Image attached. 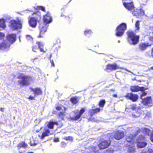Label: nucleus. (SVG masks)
Here are the masks:
<instances>
[{
  "mask_svg": "<svg viewBox=\"0 0 153 153\" xmlns=\"http://www.w3.org/2000/svg\"><path fill=\"white\" fill-rule=\"evenodd\" d=\"M6 40L0 42V51H7L10 49V45L14 43L16 40V33H10L6 35Z\"/></svg>",
  "mask_w": 153,
  "mask_h": 153,
  "instance_id": "f257e3e1",
  "label": "nucleus"
},
{
  "mask_svg": "<svg viewBox=\"0 0 153 153\" xmlns=\"http://www.w3.org/2000/svg\"><path fill=\"white\" fill-rule=\"evenodd\" d=\"M17 78L20 79L18 81V85L20 86H29L30 84V82L33 80L30 76L25 75L23 73L20 74Z\"/></svg>",
  "mask_w": 153,
  "mask_h": 153,
  "instance_id": "f03ea898",
  "label": "nucleus"
},
{
  "mask_svg": "<svg viewBox=\"0 0 153 153\" xmlns=\"http://www.w3.org/2000/svg\"><path fill=\"white\" fill-rule=\"evenodd\" d=\"M52 20H43L42 23L39 26V34L37 37L38 38H43L46 33L48 29V24L52 22Z\"/></svg>",
  "mask_w": 153,
  "mask_h": 153,
  "instance_id": "7ed1b4c3",
  "label": "nucleus"
},
{
  "mask_svg": "<svg viewBox=\"0 0 153 153\" xmlns=\"http://www.w3.org/2000/svg\"><path fill=\"white\" fill-rule=\"evenodd\" d=\"M127 36V40L130 44L136 45L137 44L139 41L140 36L137 35L132 31H128L126 32Z\"/></svg>",
  "mask_w": 153,
  "mask_h": 153,
  "instance_id": "20e7f679",
  "label": "nucleus"
},
{
  "mask_svg": "<svg viewBox=\"0 0 153 153\" xmlns=\"http://www.w3.org/2000/svg\"><path fill=\"white\" fill-rule=\"evenodd\" d=\"M85 111V108L83 107L81 108L79 111L76 110L73 111L74 116L70 117V119L72 121L81 120L82 119L81 116Z\"/></svg>",
  "mask_w": 153,
  "mask_h": 153,
  "instance_id": "39448f33",
  "label": "nucleus"
},
{
  "mask_svg": "<svg viewBox=\"0 0 153 153\" xmlns=\"http://www.w3.org/2000/svg\"><path fill=\"white\" fill-rule=\"evenodd\" d=\"M126 29L127 25L126 24L124 23H121L116 27L115 35L118 37L122 36Z\"/></svg>",
  "mask_w": 153,
  "mask_h": 153,
  "instance_id": "423d86ee",
  "label": "nucleus"
},
{
  "mask_svg": "<svg viewBox=\"0 0 153 153\" xmlns=\"http://www.w3.org/2000/svg\"><path fill=\"white\" fill-rule=\"evenodd\" d=\"M149 41L151 42H141L138 45V48L139 50L141 51H144L146 50L147 48L153 45V37L150 36L149 38Z\"/></svg>",
  "mask_w": 153,
  "mask_h": 153,
  "instance_id": "0eeeda50",
  "label": "nucleus"
},
{
  "mask_svg": "<svg viewBox=\"0 0 153 153\" xmlns=\"http://www.w3.org/2000/svg\"><path fill=\"white\" fill-rule=\"evenodd\" d=\"M10 26L13 30H18L22 27V24L20 20H11L10 22Z\"/></svg>",
  "mask_w": 153,
  "mask_h": 153,
  "instance_id": "6e6552de",
  "label": "nucleus"
},
{
  "mask_svg": "<svg viewBox=\"0 0 153 153\" xmlns=\"http://www.w3.org/2000/svg\"><path fill=\"white\" fill-rule=\"evenodd\" d=\"M140 131L139 129L136 131L135 134H130L127 136L126 138V140L131 145L134 146L136 143L135 139L136 136L140 133Z\"/></svg>",
  "mask_w": 153,
  "mask_h": 153,
  "instance_id": "1a4fd4ad",
  "label": "nucleus"
},
{
  "mask_svg": "<svg viewBox=\"0 0 153 153\" xmlns=\"http://www.w3.org/2000/svg\"><path fill=\"white\" fill-rule=\"evenodd\" d=\"M111 143V141L110 140H101L97 146L100 150H103L108 148Z\"/></svg>",
  "mask_w": 153,
  "mask_h": 153,
  "instance_id": "9d476101",
  "label": "nucleus"
},
{
  "mask_svg": "<svg viewBox=\"0 0 153 153\" xmlns=\"http://www.w3.org/2000/svg\"><path fill=\"white\" fill-rule=\"evenodd\" d=\"M145 137L142 135L138 136L136 139V143H137V146L138 148H143L145 147L147 144L146 142L142 141L145 139Z\"/></svg>",
  "mask_w": 153,
  "mask_h": 153,
  "instance_id": "9b49d317",
  "label": "nucleus"
},
{
  "mask_svg": "<svg viewBox=\"0 0 153 153\" xmlns=\"http://www.w3.org/2000/svg\"><path fill=\"white\" fill-rule=\"evenodd\" d=\"M55 125L58 126L57 128H61L63 125V123L60 121L59 122L57 121L53 122L51 120L48 122L47 126L49 129H53Z\"/></svg>",
  "mask_w": 153,
  "mask_h": 153,
  "instance_id": "f8f14e48",
  "label": "nucleus"
},
{
  "mask_svg": "<svg viewBox=\"0 0 153 153\" xmlns=\"http://www.w3.org/2000/svg\"><path fill=\"white\" fill-rule=\"evenodd\" d=\"M132 13L137 18L141 17L145 14L144 11L142 9H135L132 12Z\"/></svg>",
  "mask_w": 153,
  "mask_h": 153,
  "instance_id": "ddd939ff",
  "label": "nucleus"
},
{
  "mask_svg": "<svg viewBox=\"0 0 153 153\" xmlns=\"http://www.w3.org/2000/svg\"><path fill=\"white\" fill-rule=\"evenodd\" d=\"M125 97L134 102L137 101L138 98V96L137 94H133L132 93H127Z\"/></svg>",
  "mask_w": 153,
  "mask_h": 153,
  "instance_id": "4468645a",
  "label": "nucleus"
},
{
  "mask_svg": "<svg viewBox=\"0 0 153 153\" xmlns=\"http://www.w3.org/2000/svg\"><path fill=\"white\" fill-rule=\"evenodd\" d=\"M125 134L124 132L120 130H117L114 132V138L117 140H119L124 137Z\"/></svg>",
  "mask_w": 153,
  "mask_h": 153,
  "instance_id": "2eb2a0df",
  "label": "nucleus"
},
{
  "mask_svg": "<svg viewBox=\"0 0 153 153\" xmlns=\"http://www.w3.org/2000/svg\"><path fill=\"white\" fill-rule=\"evenodd\" d=\"M148 88H145L144 87H139L138 86H132L130 87V90L132 92H137L139 91H143L148 89Z\"/></svg>",
  "mask_w": 153,
  "mask_h": 153,
  "instance_id": "dca6fc26",
  "label": "nucleus"
},
{
  "mask_svg": "<svg viewBox=\"0 0 153 153\" xmlns=\"http://www.w3.org/2000/svg\"><path fill=\"white\" fill-rule=\"evenodd\" d=\"M120 68L116 64H108L106 66V68L105 69V70L107 71H111L116 70Z\"/></svg>",
  "mask_w": 153,
  "mask_h": 153,
  "instance_id": "f3484780",
  "label": "nucleus"
},
{
  "mask_svg": "<svg viewBox=\"0 0 153 153\" xmlns=\"http://www.w3.org/2000/svg\"><path fill=\"white\" fill-rule=\"evenodd\" d=\"M123 4L124 7L129 10H131L134 9V7L132 2L128 3L124 2Z\"/></svg>",
  "mask_w": 153,
  "mask_h": 153,
  "instance_id": "a211bd4d",
  "label": "nucleus"
},
{
  "mask_svg": "<svg viewBox=\"0 0 153 153\" xmlns=\"http://www.w3.org/2000/svg\"><path fill=\"white\" fill-rule=\"evenodd\" d=\"M67 110V108L66 107H63V111H62L59 112L57 114V116L58 118L63 120L64 117L65 115L66 111Z\"/></svg>",
  "mask_w": 153,
  "mask_h": 153,
  "instance_id": "6ab92c4d",
  "label": "nucleus"
},
{
  "mask_svg": "<svg viewBox=\"0 0 153 153\" xmlns=\"http://www.w3.org/2000/svg\"><path fill=\"white\" fill-rule=\"evenodd\" d=\"M50 131L48 129L46 128L44 129V131L42 132V135L39 136L41 139H43L45 137L51 135Z\"/></svg>",
  "mask_w": 153,
  "mask_h": 153,
  "instance_id": "aec40b11",
  "label": "nucleus"
},
{
  "mask_svg": "<svg viewBox=\"0 0 153 153\" xmlns=\"http://www.w3.org/2000/svg\"><path fill=\"white\" fill-rule=\"evenodd\" d=\"M31 90L33 92L35 95H39L42 94V91L41 89L39 88H31Z\"/></svg>",
  "mask_w": 153,
  "mask_h": 153,
  "instance_id": "412c9836",
  "label": "nucleus"
},
{
  "mask_svg": "<svg viewBox=\"0 0 153 153\" xmlns=\"http://www.w3.org/2000/svg\"><path fill=\"white\" fill-rule=\"evenodd\" d=\"M142 103L145 105H147L149 104L152 103L151 97H147L143 99L142 100Z\"/></svg>",
  "mask_w": 153,
  "mask_h": 153,
  "instance_id": "4be33fe9",
  "label": "nucleus"
},
{
  "mask_svg": "<svg viewBox=\"0 0 153 153\" xmlns=\"http://www.w3.org/2000/svg\"><path fill=\"white\" fill-rule=\"evenodd\" d=\"M36 44L38 45V48L40 51L41 52L45 53L46 52V49L45 50L43 48L44 45L43 43L39 41H37L36 42Z\"/></svg>",
  "mask_w": 153,
  "mask_h": 153,
  "instance_id": "5701e85b",
  "label": "nucleus"
},
{
  "mask_svg": "<svg viewBox=\"0 0 153 153\" xmlns=\"http://www.w3.org/2000/svg\"><path fill=\"white\" fill-rule=\"evenodd\" d=\"M40 16L38 14L37 12H33L28 17V19H37L40 18Z\"/></svg>",
  "mask_w": 153,
  "mask_h": 153,
  "instance_id": "b1692460",
  "label": "nucleus"
},
{
  "mask_svg": "<svg viewBox=\"0 0 153 153\" xmlns=\"http://www.w3.org/2000/svg\"><path fill=\"white\" fill-rule=\"evenodd\" d=\"M131 109L132 110H135L137 109L136 113H138V116H139L140 114L141 113V111L140 108L138 107L137 108L136 105L135 104H133L131 105Z\"/></svg>",
  "mask_w": 153,
  "mask_h": 153,
  "instance_id": "393cba45",
  "label": "nucleus"
},
{
  "mask_svg": "<svg viewBox=\"0 0 153 153\" xmlns=\"http://www.w3.org/2000/svg\"><path fill=\"white\" fill-rule=\"evenodd\" d=\"M37 22V20H29L28 22L30 26L33 28L36 27Z\"/></svg>",
  "mask_w": 153,
  "mask_h": 153,
  "instance_id": "a878e982",
  "label": "nucleus"
},
{
  "mask_svg": "<svg viewBox=\"0 0 153 153\" xmlns=\"http://www.w3.org/2000/svg\"><path fill=\"white\" fill-rule=\"evenodd\" d=\"M27 146V144L24 141H22L18 144L17 147L19 149L22 148L25 149Z\"/></svg>",
  "mask_w": 153,
  "mask_h": 153,
  "instance_id": "bb28decb",
  "label": "nucleus"
},
{
  "mask_svg": "<svg viewBox=\"0 0 153 153\" xmlns=\"http://www.w3.org/2000/svg\"><path fill=\"white\" fill-rule=\"evenodd\" d=\"M70 100L73 104H76L79 101L78 97L76 96L71 97L70 99Z\"/></svg>",
  "mask_w": 153,
  "mask_h": 153,
  "instance_id": "cd10ccee",
  "label": "nucleus"
},
{
  "mask_svg": "<svg viewBox=\"0 0 153 153\" xmlns=\"http://www.w3.org/2000/svg\"><path fill=\"white\" fill-rule=\"evenodd\" d=\"M43 19H52L51 14L49 11H48L47 13L43 16Z\"/></svg>",
  "mask_w": 153,
  "mask_h": 153,
  "instance_id": "c85d7f7f",
  "label": "nucleus"
},
{
  "mask_svg": "<svg viewBox=\"0 0 153 153\" xmlns=\"http://www.w3.org/2000/svg\"><path fill=\"white\" fill-rule=\"evenodd\" d=\"M105 103V101L104 100H100L98 102V105L100 107L103 108L104 107Z\"/></svg>",
  "mask_w": 153,
  "mask_h": 153,
  "instance_id": "c756f323",
  "label": "nucleus"
},
{
  "mask_svg": "<svg viewBox=\"0 0 153 153\" xmlns=\"http://www.w3.org/2000/svg\"><path fill=\"white\" fill-rule=\"evenodd\" d=\"M5 20H0V27H1L4 28L5 27Z\"/></svg>",
  "mask_w": 153,
  "mask_h": 153,
  "instance_id": "7c9ffc66",
  "label": "nucleus"
},
{
  "mask_svg": "<svg viewBox=\"0 0 153 153\" xmlns=\"http://www.w3.org/2000/svg\"><path fill=\"white\" fill-rule=\"evenodd\" d=\"M63 107H65L63 106L62 105L58 104L56 107L55 108L56 110L58 111H60L62 110H63Z\"/></svg>",
  "mask_w": 153,
  "mask_h": 153,
  "instance_id": "2f4dec72",
  "label": "nucleus"
},
{
  "mask_svg": "<svg viewBox=\"0 0 153 153\" xmlns=\"http://www.w3.org/2000/svg\"><path fill=\"white\" fill-rule=\"evenodd\" d=\"M92 33V31L90 29L86 30L84 31V34L86 36L90 35Z\"/></svg>",
  "mask_w": 153,
  "mask_h": 153,
  "instance_id": "473e14b6",
  "label": "nucleus"
},
{
  "mask_svg": "<svg viewBox=\"0 0 153 153\" xmlns=\"http://www.w3.org/2000/svg\"><path fill=\"white\" fill-rule=\"evenodd\" d=\"M140 22L138 21H137L135 23V27H136V30H138L140 29Z\"/></svg>",
  "mask_w": 153,
  "mask_h": 153,
  "instance_id": "72a5a7b5",
  "label": "nucleus"
},
{
  "mask_svg": "<svg viewBox=\"0 0 153 153\" xmlns=\"http://www.w3.org/2000/svg\"><path fill=\"white\" fill-rule=\"evenodd\" d=\"M36 9L38 10H40L42 11L45 12V7L43 6H39L36 7Z\"/></svg>",
  "mask_w": 153,
  "mask_h": 153,
  "instance_id": "f704fd0d",
  "label": "nucleus"
},
{
  "mask_svg": "<svg viewBox=\"0 0 153 153\" xmlns=\"http://www.w3.org/2000/svg\"><path fill=\"white\" fill-rule=\"evenodd\" d=\"M88 113L89 115L91 117L93 116L95 114L93 109L90 110L88 111Z\"/></svg>",
  "mask_w": 153,
  "mask_h": 153,
  "instance_id": "c9c22d12",
  "label": "nucleus"
},
{
  "mask_svg": "<svg viewBox=\"0 0 153 153\" xmlns=\"http://www.w3.org/2000/svg\"><path fill=\"white\" fill-rule=\"evenodd\" d=\"M93 110L94 111L95 114L99 112L100 111V109L99 108H96L94 109H93Z\"/></svg>",
  "mask_w": 153,
  "mask_h": 153,
  "instance_id": "e433bc0d",
  "label": "nucleus"
},
{
  "mask_svg": "<svg viewBox=\"0 0 153 153\" xmlns=\"http://www.w3.org/2000/svg\"><path fill=\"white\" fill-rule=\"evenodd\" d=\"M5 34L1 32H0V39H4L5 37Z\"/></svg>",
  "mask_w": 153,
  "mask_h": 153,
  "instance_id": "4c0bfd02",
  "label": "nucleus"
},
{
  "mask_svg": "<svg viewBox=\"0 0 153 153\" xmlns=\"http://www.w3.org/2000/svg\"><path fill=\"white\" fill-rule=\"evenodd\" d=\"M26 37L28 40H31L33 39V38L31 36L29 35H27L26 36Z\"/></svg>",
  "mask_w": 153,
  "mask_h": 153,
  "instance_id": "58836bf2",
  "label": "nucleus"
},
{
  "mask_svg": "<svg viewBox=\"0 0 153 153\" xmlns=\"http://www.w3.org/2000/svg\"><path fill=\"white\" fill-rule=\"evenodd\" d=\"M38 48L36 45H34L32 46V51L34 52H36V51L38 49Z\"/></svg>",
  "mask_w": 153,
  "mask_h": 153,
  "instance_id": "ea45409f",
  "label": "nucleus"
},
{
  "mask_svg": "<svg viewBox=\"0 0 153 153\" xmlns=\"http://www.w3.org/2000/svg\"><path fill=\"white\" fill-rule=\"evenodd\" d=\"M61 146L62 147L64 148L66 146V143L64 142H62L61 143Z\"/></svg>",
  "mask_w": 153,
  "mask_h": 153,
  "instance_id": "a19ab883",
  "label": "nucleus"
},
{
  "mask_svg": "<svg viewBox=\"0 0 153 153\" xmlns=\"http://www.w3.org/2000/svg\"><path fill=\"white\" fill-rule=\"evenodd\" d=\"M71 139L72 137L70 136L66 137L63 138L64 139H65L66 140H71Z\"/></svg>",
  "mask_w": 153,
  "mask_h": 153,
  "instance_id": "79ce46f5",
  "label": "nucleus"
},
{
  "mask_svg": "<svg viewBox=\"0 0 153 153\" xmlns=\"http://www.w3.org/2000/svg\"><path fill=\"white\" fill-rule=\"evenodd\" d=\"M144 130L145 131L147 132V133L146 134H147L148 135H149V133L150 131V130L149 129H148L147 128H145L144 129Z\"/></svg>",
  "mask_w": 153,
  "mask_h": 153,
  "instance_id": "37998d69",
  "label": "nucleus"
},
{
  "mask_svg": "<svg viewBox=\"0 0 153 153\" xmlns=\"http://www.w3.org/2000/svg\"><path fill=\"white\" fill-rule=\"evenodd\" d=\"M27 99L30 100H35V97H34L30 96Z\"/></svg>",
  "mask_w": 153,
  "mask_h": 153,
  "instance_id": "c03bdc74",
  "label": "nucleus"
},
{
  "mask_svg": "<svg viewBox=\"0 0 153 153\" xmlns=\"http://www.w3.org/2000/svg\"><path fill=\"white\" fill-rule=\"evenodd\" d=\"M150 114L149 112H148L146 113L145 117V118H149L150 117Z\"/></svg>",
  "mask_w": 153,
  "mask_h": 153,
  "instance_id": "a18cd8bd",
  "label": "nucleus"
},
{
  "mask_svg": "<svg viewBox=\"0 0 153 153\" xmlns=\"http://www.w3.org/2000/svg\"><path fill=\"white\" fill-rule=\"evenodd\" d=\"M142 92V93L141 95V97L144 96L146 95L147 93L146 92H145L144 91Z\"/></svg>",
  "mask_w": 153,
  "mask_h": 153,
  "instance_id": "49530a36",
  "label": "nucleus"
},
{
  "mask_svg": "<svg viewBox=\"0 0 153 153\" xmlns=\"http://www.w3.org/2000/svg\"><path fill=\"white\" fill-rule=\"evenodd\" d=\"M51 66L52 67H55V65L53 60H51Z\"/></svg>",
  "mask_w": 153,
  "mask_h": 153,
  "instance_id": "de8ad7c7",
  "label": "nucleus"
},
{
  "mask_svg": "<svg viewBox=\"0 0 153 153\" xmlns=\"http://www.w3.org/2000/svg\"><path fill=\"white\" fill-rule=\"evenodd\" d=\"M59 141V139L58 138L55 137L54 138V142H57Z\"/></svg>",
  "mask_w": 153,
  "mask_h": 153,
  "instance_id": "09e8293b",
  "label": "nucleus"
},
{
  "mask_svg": "<svg viewBox=\"0 0 153 153\" xmlns=\"http://www.w3.org/2000/svg\"><path fill=\"white\" fill-rule=\"evenodd\" d=\"M151 56L153 58V47L152 48L151 50Z\"/></svg>",
  "mask_w": 153,
  "mask_h": 153,
  "instance_id": "8fccbe9b",
  "label": "nucleus"
},
{
  "mask_svg": "<svg viewBox=\"0 0 153 153\" xmlns=\"http://www.w3.org/2000/svg\"><path fill=\"white\" fill-rule=\"evenodd\" d=\"M151 141L153 142V133L152 134L151 137H150Z\"/></svg>",
  "mask_w": 153,
  "mask_h": 153,
  "instance_id": "3c124183",
  "label": "nucleus"
},
{
  "mask_svg": "<svg viewBox=\"0 0 153 153\" xmlns=\"http://www.w3.org/2000/svg\"><path fill=\"white\" fill-rule=\"evenodd\" d=\"M106 151L107 152H112L113 151V150H111V149H108L106 150Z\"/></svg>",
  "mask_w": 153,
  "mask_h": 153,
  "instance_id": "603ef678",
  "label": "nucleus"
},
{
  "mask_svg": "<svg viewBox=\"0 0 153 153\" xmlns=\"http://www.w3.org/2000/svg\"><path fill=\"white\" fill-rule=\"evenodd\" d=\"M4 17L5 18V19H10L11 18L10 17L8 16H7V17L4 16Z\"/></svg>",
  "mask_w": 153,
  "mask_h": 153,
  "instance_id": "864d4df0",
  "label": "nucleus"
},
{
  "mask_svg": "<svg viewBox=\"0 0 153 153\" xmlns=\"http://www.w3.org/2000/svg\"><path fill=\"white\" fill-rule=\"evenodd\" d=\"M4 108H0V110L1 112H3L4 111Z\"/></svg>",
  "mask_w": 153,
  "mask_h": 153,
  "instance_id": "5fc2aeb1",
  "label": "nucleus"
},
{
  "mask_svg": "<svg viewBox=\"0 0 153 153\" xmlns=\"http://www.w3.org/2000/svg\"><path fill=\"white\" fill-rule=\"evenodd\" d=\"M112 96L114 97H117V95L116 94H114L112 95Z\"/></svg>",
  "mask_w": 153,
  "mask_h": 153,
  "instance_id": "6e6d98bb",
  "label": "nucleus"
},
{
  "mask_svg": "<svg viewBox=\"0 0 153 153\" xmlns=\"http://www.w3.org/2000/svg\"><path fill=\"white\" fill-rule=\"evenodd\" d=\"M150 68V69L153 70V66L151 67Z\"/></svg>",
  "mask_w": 153,
  "mask_h": 153,
  "instance_id": "4d7b16f0",
  "label": "nucleus"
},
{
  "mask_svg": "<svg viewBox=\"0 0 153 153\" xmlns=\"http://www.w3.org/2000/svg\"><path fill=\"white\" fill-rule=\"evenodd\" d=\"M53 114H56V111H53Z\"/></svg>",
  "mask_w": 153,
  "mask_h": 153,
  "instance_id": "13d9d810",
  "label": "nucleus"
},
{
  "mask_svg": "<svg viewBox=\"0 0 153 153\" xmlns=\"http://www.w3.org/2000/svg\"><path fill=\"white\" fill-rule=\"evenodd\" d=\"M118 43H120V40H118Z\"/></svg>",
  "mask_w": 153,
  "mask_h": 153,
  "instance_id": "bf43d9fd",
  "label": "nucleus"
},
{
  "mask_svg": "<svg viewBox=\"0 0 153 153\" xmlns=\"http://www.w3.org/2000/svg\"><path fill=\"white\" fill-rule=\"evenodd\" d=\"M51 56H50V59H51Z\"/></svg>",
  "mask_w": 153,
  "mask_h": 153,
  "instance_id": "052dcab7",
  "label": "nucleus"
},
{
  "mask_svg": "<svg viewBox=\"0 0 153 153\" xmlns=\"http://www.w3.org/2000/svg\"><path fill=\"white\" fill-rule=\"evenodd\" d=\"M4 19V18H2L1 19Z\"/></svg>",
  "mask_w": 153,
  "mask_h": 153,
  "instance_id": "680f3d73",
  "label": "nucleus"
},
{
  "mask_svg": "<svg viewBox=\"0 0 153 153\" xmlns=\"http://www.w3.org/2000/svg\"><path fill=\"white\" fill-rule=\"evenodd\" d=\"M152 18H153V16H152Z\"/></svg>",
  "mask_w": 153,
  "mask_h": 153,
  "instance_id": "e2e57ef3",
  "label": "nucleus"
}]
</instances>
